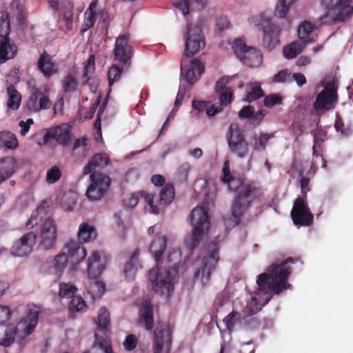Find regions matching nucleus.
<instances>
[{"instance_id": "9", "label": "nucleus", "mask_w": 353, "mask_h": 353, "mask_svg": "<svg viewBox=\"0 0 353 353\" xmlns=\"http://www.w3.org/2000/svg\"><path fill=\"white\" fill-rule=\"evenodd\" d=\"M232 48L241 61L244 64L257 68L263 63V55L261 52L254 48L247 46L241 39H236L232 44Z\"/></svg>"}, {"instance_id": "42", "label": "nucleus", "mask_w": 353, "mask_h": 353, "mask_svg": "<svg viewBox=\"0 0 353 353\" xmlns=\"http://www.w3.org/2000/svg\"><path fill=\"white\" fill-rule=\"evenodd\" d=\"M8 99L7 105L8 108L16 110L19 108L21 103V96L17 90L12 86L10 85L7 89Z\"/></svg>"}, {"instance_id": "30", "label": "nucleus", "mask_w": 353, "mask_h": 353, "mask_svg": "<svg viewBox=\"0 0 353 353\" xmlns=\"http://www.w3.org/2000/svg\"><path fill=\"white\" fill-rule=\"evenodd\" d=\"M94 343L91 348L83 353H112V348L110 341L100 336L97 332L94 333Z\"/></svg>"}, {"instance_id": "29", "label": "nucleus", "mask_w": 353, "mask_h": 353, "mask_svg": "<svg viewBox=\"0 0 353 353\" xmlns=\"http://www.w3.org/2000/svg\"><path fill=\"white\" fill-rule=\"evenodd\" d=\"M166 247V237L163 234H158L155 236L150 243L149 251L153 256L156 262H158L165 249Z\"/></svg>"}, {"instance_id": "23", "label": "nucleus", "mask_w": 353, "mask_h": 353, "mask_svg": "<svg viewBox=\"0 0 353 353\" xmlns=\"http://www.w3.org/2000/svg\"><path fill=\"white\" fill-rule=\"evenodd\" d=\"M8 14L6 15V19L3 21L1 26L6 28L5 34L6 37L0 40V63H4L7 60L12 59L17 53L16 46L11 43L8 37L10 30V22L8 20Z\"/></svg>"}, {"instance_id": "11", "label": "nucleus", "mask_w": 353, "mask_h": 353, "mask_svg": "<svg viewBox=\"0 0 353 353\" xmlns=\"http://www.w3.org/2000/svg\"><path fill=\"white\" fill-rule=\"evenodd\" d=\"M228 141L230 150L239 158L245 157L249 151L248 143L245 140L236 123H232L229 128Z\"/></svg>"}, {"instance_id": "38", "label": "nucleus", "mask_w": 353, "mask_h": 353, "mask_svg": "<svg viewBox=\"0 0 353 353\" xmlns=\"http://www.w3.org/2000/svg\"><path fill=\"white\" fill-rule=\"evenodd\" d=\"M19 142L14 134L8 131H0V148L15 149Z\"/></svg>"}, {"instance_id": "48", "label": "nucleus", "mask_w": 353, "mask_h": 353, "mask_svg": "<svg viewBox=\"0 0 353 353\" xmlns=\"http://www.w3.org/2000/svg\"><path fill=\"white\" fill-rule=\"evenodd\" d=\"M46 215V210L44 207L40 205L37 209H35L32 214L29 221L27 223L26 226L28 228H32L34 226L37 225L44 218Z\"/></svg>"}, {"instance_id": "5", "label": "nucleus", "mask_w": 353, "mask_h": 353, "mask_svg": "<svg viewBox=\"0 0 353 353\" xmlns=\"http://www.w3.org/2000/svg\"><path fill=\"white\" fill-rule=\"evenodd\" d=\"M250 23L260 28L263 32V44L269 49H274L279 43L281 29L272 22L271 18L265 13L255 15L250 19Z\"/></svg>"}, {"instance_id": "37", "label": "nucleus", "mask_w": 353, "mask_h": 353, "mask_svg": "<svg viewBox=\"0 0 353 353\" xmlns=\"http://www.w3.org/2000/svg\"><path fill=\"white\" fill-rule=\"evenodd\" d=\"M68 264V256L65 253L56 255L51 262V268L57 276H61Z\"/></svg>"}, {"instance_id": "41", "label": "nucleus", "mask_w": 353, "mask_h": 353, "mask_svg": "<svg viewBox=\"0 0 353 353\" xmlns=\"http://www.w3.org/2000/svg\"><path fill=\"white\" fill-rule=\"evenodd\" d=\"M96 4L92 3L84 13V21L81 28V32H84L92 28L96 21V14L94 9Z\"/></svg>"}, {"instance_id": "50", "label": "nucleus", "mask_w": 353, "mask_h": 353, "mask_svg": "<svg viewBox=\"0 0 353 353\" xmlns=\"http://www.w3.org/2000/svg\"><path fill=\"white\" fill-rule=\"evenodd\" d=\"M61 85L65 92H73L77 90L78 83L73 74H68L61 80Z\"/></svg>"}, {"instance_id": "53", "label": "nucleus", "mask_w": 353, "mask_h": 353, "mask_svg": "<svg viewBox=\"0 0 353 353\" xmlns=\"http://www.w3.org/2000/svg\"><path fill=\"white\" fill-rule=\"evenodd\" d=\"M125 68H127L123 63L121 68L116 64L112 65L108 74V83L110 86L120 79L122 72Z\"/></svg>"}, {"instance_id": "17", "label": "nucleus", "mask_w": 353, "mask_h": 353, "mask_svg": "<svg viewBox=\"0 0 353 353\" xmlns=\"http://www.w3.org/2000/svg\"><path fill=\"white\" fill-rule=\"evenodd\" d=\"M172 344V333L168 326H160L154 331V353H169Z\"/></svg>"}, {"instance_id": "55", "label": "nucleus", "mask_w": 353, "mask_h": 353, "mask_svg": "<svg viewBox=\"0 0 353 353\" xmlns=\"http://www.w3.org/2000/svg\"><path fill=\"white\" fill-rule=\"evenodd\" d=\"M77 203V196L74 193L65 194L63 196L61 205L65 211L70 212L73 210Z\"/></svg>"}, {"instance_id": "32", "label": "nucleus", "mask_w": 353, "mask_h": 353, "mask_svg": "<svg viewBox=\"0 0 353 353\" xmlns=\"http://www.w3.org/2000/svg\"><path fill=\"white\" fill-rule=\"evenodd\" d=\"M139 256V251L135 250L129 261L123 266V274L128 280H133L135 277Z\"/></svg>"}, {"instance_id": "35", "label": "nucleus", "mask_w": 353, "mask_h": 353, "mask_svg": "<svg viewBox=\"0 0 353 353\" xmlns=\"http://www.w3.org/2000/svg\"><path fill=\"white\" fill-rule=\"evenodd\" d=\"M263 96L261 84L257 81L250 82L247 85L245 97L243 101L251 103Z\"/></svg>"}, {"instance_id": "56", "label": "nucleus", "mask_w": 353, "mask_h": 353, "mask_svg": "<svg viewBox=\"0 0 353 353\" xmlns=\"http://www.w3.org/2000/svg\"><path fill=\"white\" fill-rule=\"evenodd\" d=\"M32 199L28 194L21 195L17 200L14 208L19 212L24 210L32 203Z\"/></svg>"}, {"instance_id": "45", "label": "nucleus", "mask_w": 353, "mask_h": 353, "mask_svg": "<svg viewBox=\"0 0 353 353\" xmlns=\"http://www.w3.org/2000/svg\"><path fill=\"white\" fill-rule=\"evenodd\" d=\"M167 262L170 268L174 270L178 269L181 263V252L179 248H172L169 251Z\"/></svg>"}, {"instance_id": "61", "label": "nucleus", "mask_w": 353, "mask_h": 353, "mask_svg": "<svg viewBox=\"0 0 353 353\" xmlns=\"http://www.w3.org/2000/svg\"><path fill=\"white\" fill-rule=\"evenodd\" d=\"M290 7L288 6L283 3L281 0H279L275 7L274 14L279 18L284 19L287 16Z\"/></svg>"}, {"instance_id": "47", "label": "nucleus", "mask_w": 353, "mask_h": 353, "mask_svg": "<svg viewBox=\"0 0 353 353\" xmlns=\"http://www.w3.org/2000/svg\"><path fill=\"white\" fill-rule=\"evenodd\" d=\"M314 30V26L307 22L304 21L298 28V35L299 38V41H307L308 43H312L314 40L309 39V36L310 33Z\"/></svg>"}, {"instance_id": "3", "label": "nucleus", "mask_w": 353, "mask_h": 353, "mask_svg": "<svg viewBox=\"0 0 353 353\" xmlns=\"http://www.w3.org/2000/svg\"><path fill=\"white\" fill-rule=\"evenodd\" d=\"M319 6L322 24L344 21L353 14L352 0H321Z\"/></svg>"}, {"instance_id": "2", "label": "nucleus", "mask_w": 353, "mask_h": 353, "mask_svg": "<svg viewBox=\"0 0 353 353\" xmlns=\"http://www.w3.org/2000/svg\"><path fill=\"white\" fill-rule=\"evenodd\" d=\"M222 172V181L228 184L230 190L236 192L232 205V214L234 223L236 225L239 217L249 209L251 203L263 196V191L256 183H245L241 179L233 177L230 172L228 161L224 162Z\"/></svg>"}, {"instance_id": "34", "label": "nucleus", "mask_w": 353, "mask_h": 353, "mask_svg": "<svg viewBox=\"0 0 353 353\" xmlns=\"http://www.w3.org/2000/svg\"><path fill=\"white\" fill-rule=\"evenodd\" d=\"M307 43V41L303 42L298 40L285 46L283 50L284 57L288 59L295 58L304 50Z\"/></svg>"}, {"instance_id": "10", "label": "nucleus", "mask_w": 353, "mask_h": 353, "mask_svg": "<svg viewBox=\"0 0 353 353\" xmlns=\"http://www.w3.org/2000/svg\"><path fill=\"white\" fill-rule=\"evenodd\" d=\"M91 183L88 187L85 195L90 201L100 200L110 186V179L101 173H92L90 176Z\"/></svg>"}, {"instance_id": "54", "label": "nucleus", "mask_w": 353, "mask_h": 353, "mask_svg": "<svg viewBox=\"0 0 353 353\" xmlns=\"http://www.w3.org/2000/svg\"><path fill=\"white\" fill-rule=\"evenodd\" d=\"M61 175L60 168L57 165H53L46 171V182L49 185L54 184L61 179Z\"/></svg>"}, {"instance_id": "31", "label": "nucleus", "mask_w": 353, "mask_h": 353, "mask_svg": "<svg viewBox=\"0 0 353 353\" xmlns=\"http://www.w3.org/2000/svg\"><path fill=\"white\" fill-rule=\"evenodd\" d=\"M17 168L16 161L12 157H6L0 161V183L10 177Z\"/></svg>"}, {"instance_id": "64", "label": "nucleus", "mask_w": 353, "mask_h": 353, "mask_svg": "<svg viewBox=\"0 0 353 353\" xmlns=\"http://www.w3.org/2000/svg\"><path fill=\"white\" fill-rule=\"evenodd\" d=\"M192 168L189 163H183L177 170V175L181 181H185Z\"/></svg>"}, {"instance_id": "49", "label": "nucleus", "mask_w": 353, "mask_h": 353, "mask_svg": "<svg viewBox=\"0 0 353 353\" xmlns=\"http://www.w3.org/2000/svg\"><path fill=\"white\" fill-rule=\"evenodd\" d=\"M139 323L147 330H151L154 325L153 310H143L139 315Z\"/></svg>"}, {"instance_id": "43", "label": "nucleus", "mask_w": 353, "mask_h": 353, "mask_svg": "<svg viewBox=\"0 0 353 353\" xmlns=\"http://www.w3.org/2000/svg\"><path fill=\"white\" fill-rule=\"evenodd\" d=\"M97 328L99 331L106 333L110 331V316L109 310H102L95 319Z\"/></svg>"}, {"instance_id": "36", "label": "nucleus", "mask_w": 353, "mask_h": 353, "mask_svg": "<svg viewBox=\"0 0 353 353\" xmlns=\"http://www.w3.org/2000/svg\"><path fill=\"white\" fill-rule=\"evenodd\" d=\"M94 279H90L87 284L88 293L90 294L94 300L101 298L105 292V284L99 281H95Z\"/></svg>"}, {"instance_id": "18", "label": "nucleus", "mask_w": 353, "mask_h": 353, "mask_svg": "<svg viewBox=\"0 0 353 353\" xmlns=\"http://www.w3.org/2000/svg\"><path fill=\"white\" fill-rule=\"evenodd\" d=\"M37 236L34 232L23 235L12 245L11 253L14 256L23 257L29 255L36 244Z\"/></svg>"}, {"instance_id": "8", "label": "nucleus", "mask_w": 353, "mask_h": 353, "mask_svg": "<svg viewBox=\"0 0 353 353\" xmlns=\"http://www.w3.org/2000/svg\"><path fill=\"white\" fill-rule=\"evenodd\" d=\"M185 54L189 57L201 51L205 46V40L201 28L198 24H190L183 36Z\"/></svg>"}, {"instance_id": "16", "label": "nucleus", "mask_w": 353, "mask_h": 353, "mask_svg": "<svg viewBox=\"0 0 353 353\" xmlns=\"http://www.w3.org/2000/svg\"><path fill=\"white\" fill-rule=\"evenodd\" d=\"M203 71L204 66L199 60H190L188 57L183 59L181 65V79L185 80L190 84H193Z\"/></svg>"}, {"instance_id": "58", "label": "nucleus", "mask_w": 353, "mask_h": 353, "mask_svg": "<svg viewBox=\"0 0 353 353\" xmlns=\"http://www.w3.org/2000/svg\"><path fill=\"white\" fill-rule=\"evenodd\" d=\"M272 81L274 83L292 82V74L287 70H281L274 76Z\"/></svg>"}, {"instance_id": "1", "label": "nucleus", "mask_w": 353, "mask_h": 353, "mask_svg": "<svg viewBox=\"0 0 353 353\" xmlns=\"http://www.w3.org/2000/svg\"><path fill=\"white\" fill-rule=\"evenodd\" d=\"M293 262V259L289 257L281 262L273 263L268 268V273H262L257 276L256 288L250 292L248 309L264 307L271 299L272 294H279L292 287L287 280L291 274L288 263Z\"/></svg>"}, {"instance_id": "24", "label": "nucleus", "mask_w": 353, "mask_h": 353, "mask_svg": "<svg viewBox=\"0 0 353 353\" xmlns=\"http://www.w3.org/2000/svg\"><path fill=\"white\" fill-rule=\"evenodd\" d=\"M191 223L196 231L208 233L210 221L208 212L203 207L197 206L192 210Z\"/></svg>"}, {"instance_id": "20", "label": "nucleus", "mask_w": 353, "mask_h": 353, "mask_svg": "<svg viewBox=\"0 0 353 353\" xmlns=\"http://www.w3.org/2000/svg\"><path fill=\"white\" fill-rule=\"evenodd\" d=\"M107 259L105 254L99 251H92L87 261V272L90 279L100 276L106 267Z\"/></svg>"}, {"instance_id": "7", "label": "nucleus", "mask_w": 353, "mask_h": 353, "mask_svg": "<svg viewBox=\"0 0 353 353\" xmlns=\"http://www.w3.org/2000/svg\"><path fill=\"white\" fill-rule=\"evenodd\" d=\"M148 277L152 289L157 294L169 296L173 291V277L169 271L156 267L149 272Z\"/></svg>"}, {"instance_id": "14", "label": "nucleus", "mask_w": 353, "mask_h": 353, "mask_svg": "<svg viewBox=\"0 0 353 353\" xmlns=\"http://www.w3.org/2000/svg\"><path fill=\"white\" fill-rule=\"evenodd\" d=\"M336 103V89L334 85H329L316 98L313 108L319 114L333 109Z\"/></svg>"}, {"instance_id": "19", "label": "nucleus", "mask_w": 353, "mask_h": 353, "mask_svg": "<svg viewBox=\"0 0 353 353\" xmlns=\"http://www.w3.org/2000/svg\"><path fill=\"white\" fill-rule=\"evenodd\" d=\"M114 52L115 59L125 65L126 68H128L130 65L129 61L132 55V50L129 43L128 34H121L117 37Z\"/></svg>"}, {"instance_id": "60", "label": "nucleus", "mask_w": 353, "mask_h": 353, "mask_svg": "<svg viewBox=\"0 0 353 353\" xmlns=\"http://www.w3.org/2000/svg\"><path fill=\"white\" fill-rule=\"evenodd\" d=\"M141 192V191L138 193L132 194L129 196L125 198L123 201V205L128 208H134L137 205L139 198H142L143 199V197L140 194Z\"/></svg>"}, {"instance_id": "59", "label": "nucleus", "mask_w": 353, "mask_h": 353, "mask_svg": "<svg viewBox=\"0 0 353 353\" xmlns=\"http://www.w3.org/2000/svg\"><path fill=\"white\" fill-rule=\"evenodd\" d=\"M219 93V100L221 106L228 105L231 103L232 91L231 89H225L222 91H216Z\"/></svg>"}, {"instance_id": "6", "label": "nucleus", "mask_w": 353, "mask_h": 353, "mask_svg": "<svg viewBox=\"0 0 353 353\" xmlns=\"http://www.w3.org/2000/svg\"><path fill=\"white\" fill-rule=\"evenodd\" d=\"M140 194L148 204L150 212L158 214L162 207L171 203L174 197V190L172 185L167 184L161 188L159 198L153 193L144 190L141 191Z\"/></svg>"}, {"instance_id": "46", "label": "nucleus", "mask_w": 353, "mask_h": 353, "mask_svg": "<svg viewBox=\"0 0 353 353\" xmlns=\"http://www.w3.org/2000/svg\"><path fill=\"white\" fill-rule=\"evenodd\" d=\"M216 305L221 307L230 308L237 307L234 301V296H232L228 291H224L216 298Z\"/></svg>"}, {"instance_id": "39", "label": "nucleus", "mask_w": 353, "mask_h": 353, "mask_svg": "<svg viewBox=\"0 0 353 353\" xmlns=\"http://www.w3.org/2000/svg\"><path fill=\"white\" fill-rule=\"evenodd\" d=\"M14 341L13 326L0 325V345L10 346Z\"/></svg>"}, {"instance_id": "15", "label": "nucleus", "mask_w": 353, "mask_h": 353, "mask_svg": "<svg viewBox=\"0 0 353 353\" xmlns=\"http://www.w3.org/2000/svg\"><path fill=\"white\" fill-rule=\"evenodd\" d=\"M290 214L295 225H310L312 223L313 214L304 198L298 197L294 201Z\"/></svg>"}, {"instance_id": "28", "label": "nucleus", "mask_w": 353, "mask_h": 353, "mask_svg": "<svg viewBox=\"0 0 353 353\" xmlns=\"http://www.w3.org/2000/svg\"><path fill=\"white\" fill-rule=\"evenodd\" d=\"M67 252L72 259L74 263H79L86 256V250L84 247L79 245L74 241H70L65 244L64 246Z\"/></svg>"}, {"instance_id": "27", "label": "nucleus", "mask_w": 353, "mask_h": 353, "mask_svg": "<svg viewBox=\"0 0 353 353\" xmlns=\"http://www.w3.org/2000/svg\"><path fill=\"white\" fill-rule=\"evenodd\" d=\"M109 159L105 154H98L92 157V158L89 161V162L85 165L83 174H92L97 173L96 171L97 169H102L105 166H106L108 163Z\"/></svg>"}, {"instance_id": "40", "label": "nucleus", "mask_w": 353, "mask_h": 353, "mask_svg": "<svg viewBox=\"0 0 353 353\" xmlns=\"http://www.w3.org/2000/svg\"><path fill=\"white\" fill-rule=\"evenodd\" d=\"M90 145L89 144V141L87 138H79L75 140L73 144V154L83 157L86 155L87 152L90 150Z\"/></svg>"}, {"instance_id": "62", "label": "nucleus", "mask_w": 353, "mask_h": 353, "mask_svg": "<svg viewBox=\"0 0 353 353\" xmlns=\"http://www.w3.org/2000/svg\"><path fill=\"white\" fill-rule=\"evenodd\" d=\"M282 99L277 94H270L265 97L264 105L267 108H272L273 106L281 104Z\"/></svg>"}, {"instance_id": "26", "label": "nucleus", "mask_w": 353, "mask_h": 353, "mask_svg": "<svg viewBox=\"0 0 353 353\" xmlns=\"http://www.w3.org/2000/svg\"><path fill=\"white\" fill-rule=\"evenodd\" d=\"M37 67L43 76L48 78L57 74L59 71L58 65L53 61L52 57L46 52L41 54Z\"/></svg>"}, {"instance_id": "4", "label": "nucleus", "mask_w": 353, "mask_h": 353, "mask_svg": "<svg viewBox=\"0 0 353 353\" xmlns=\"http://www.w3.org/2000/svg\"><path fill=\"white\" fill-rule=\"evenodd\" d=\"M218 247L216 244H210L203 249L199 258L194 262V278L200 279L203 285H205L210 280L212 271L218 261Z\"/></svg>"}, {"instance_id": "52", "label": "nucleus", "mask_w": 353, "mask_h": 353, "mask_svg": "<svg viewBox=\"0 0 353 353\" xmlns=\"http://www.w3.org/2000/svg\"><path fill=\"white\" fill-rule=\"evenodd\" d=\"M30 92L31 95L27 102V108L32 112H37L41 91L37 88L32 87Z\"/></svg>"}, {"instance_id": "33", "label": "nucleus", "mask_w": 353, "mask_h": 353, "mask_svg": "<svg viewBox=\"0 0 353 353\" xmlns=\"http://www.w3.org/2000/svg\"><path fill=\"white\" fill-rule=\"evenodd\" d=\"M77 236L80 241L87 243L97 237V231L94 226L87 222H83L79 227Z\"/></svg>"}, {"instance_id": "13", "label": "nucleus", "mask_w": 353, "mask_h": 353, "mask_svg": "<svg viewBox=\"0 0 353 353\" xmlns=\"http://www.w3.org/2000/svg\"><path fill=\"white\" fill-rule=\"evenodd\" d=\"M39 313L38 311L29 310L27 314L22 317L14 327V336L20 341L30 336L35 330L39 322Z\"/></svg>"}, {"instance_id": "44", "label": "nucleus", "mask_w": 353, "mask_h": 353, "mask_svg": "<svg viewBox=\"0 0 353 353\" xmlns=\"http://www.w3.org/2000/svg\"><path fill=\"white\" fill-rule=\"evenodd\" d=\"M205 234V233L196 231L195 229H193L192 233L188 235L184 239V243L186 248L190 250L194 249Z\"/></svg>"}, {"instance_id": "51", "label": "nucleus", "mask_w": 353, "mask_h": 353, "mask_svg": "<svg viewBox=\"0 0 353 353\" xmlns=\"http://www.w3.org/2000/svg\"><path fill=\"white\" fill-rule=\"evenodd\" d=\"M205 1L206 0H172L174 6L179 8L183 15L189 12V6L194 2L201 4V6L203 7Z\"/></svg>"}, {"instance_id": "25", "label": "nucleus", "mask_w": 353, "mask_h": 353, "mask_svg": "<svg viewBox=\"0 0 353 353\" xmlns=\"http://www.w3.org/2000/svg\"><path fill=\"white\" fill-rule=\"evenodd\" d=\"M72 127L67 123L51 128L46 134L44 139L52 137L59 144L66 145L70 143Z\"/></svg>"}, {"instance_id": "21", "label": "nucleus", "mask_w": 353, "mask_h": 353, "mask_svg": "<svg viewBox=\"0 0 353 353\" xmlns=\"http://www.w3.org/2000/svg\"><path fill=\"white\" fill-rule=\"evenodd\" d=\"M256 310H241V312L236 310L232 312L223 319L226 327L229 332H232L235 324L250 325L251 321L254 320L253 316Z\"/></svg>"}, {"instance_id": "22", "label": "nucleus", "mask_w": 353, "mask_h": 353, "mask_svg": "<svg viewBox=\"0 0 353 353\" xmlns=\"http://www.w3.org/2000/svg\"><path fill=\"white\" fill-rule=\"evenodd\" d=\"M77 292V287L72 284L68 283H61L59 284V296L61 297L72 298L69 309H84L86 307L85 301L81 296H74Z\"/></svg>"}, {"instance_id": "57", "label": "nucleus", "mask_w": 353, "mask_h": 353, "mask_svg": "<svg viewBox=\"0 0 353 353\" xmlns=\"http://www.w3.org/2000/svg\"><path fill=\"white\" fill-rule=\"evenodd\" d=\"M72 8V5L70 3H67L65 11L63 12V19L65 23V28L66 30L69 32L73 30Z\"/></svg>"}, {"instance_id": "63", "label": "nucleus", "mask_w": 353, "mask_h": 353, "mask_svg": "<svg viewBox=\"0 0 353 353\" xmlns=\"http://www.w3.org/2000/svg\"><path fill=\"white\" fill-rule=\"evenodd\" d=\"M137 342L138 340L135 335L129 334L123 342V346L126 350L132 351L137 347Z\"/></svg>"}, {"instance_id": "12", "label": "nucleus", "mask_w": 353, "mask_h": 353, "mask_svg": "<svg viewBox=\"0 0 353 353\" xmlns=\"http://www.w3.org/2000/svg\"><path fill=\"white\" fill-rule=\"evenodd\" d=\"M57 239V226L54 219L47 218L40 227L39 245L44 250L52 249Z\"/></svg>"}]
</instances>
